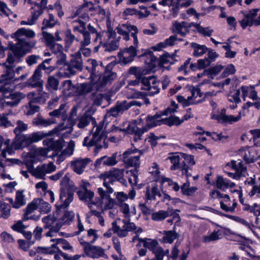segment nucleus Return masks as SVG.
<instances>
[{
  "mask_svg": "<svg viewBox=\"0 0 260 260\" xmlns=\"http://www.w3.org/2000/svg\"><path fill=\"white\" fill-rule=\"evenodd\" d=\"M35 35L32 30L24 27L18 29L11 35V38L17 41V42L9 44V51L6 62L8 64L6 65V79L11 80L14 77V63L18 62L22 57L30 52L32 48L35 46L36 42L28 40L34 38Z\"/></svg>",
  "mask_w": 260,
  "mask_h": 260,
  "instance_id": "f257e3e1",
  "label": "nucleus"
},
{
  "mask_svg": "<svg viewBox=\"0 0 260 260\" xmlns=\"http://www.w3.org/2000/svg\"><path fill=\"white\" fill-rule=\"evenodd\" d=\"M75 217L73 211H67L59 219H57L54 215H49L44 217L42 221L44 223L45 229H49V231L45 234L48 237H53L62 235V232H59L61 226L64 224H70Z\"/></svg>",
  "mask_w": 260,
  "mask_h": 260,
  "instance_id": "f03ea898",
  "label": "nucleus"
},
{
  "mask_svg": "<svg viewBox=\"0 0 260 260\" xmlns=\"http://www.w3.org/2000/svg\"><path fill=\"white\" fill-rule=\"evenodd\" d=\"M83 145L88 148L95 146L94 152L96 155L103 148L108 147L106 133L103 131V124L100 123L94 127L89 136L85 137Z\"/></svg>",
  "mask_w": 260,
  "mask_h": 260,
  "instance_id": "7ed1b4c3",
  "label": "nucleus"
},
{
  "mask_svg": "<svg viewBox=\"0 0 260 260\" xmlns=\"http://www.w3.org/2000/svg\"><path fill=\"white\" fill-rule=\"evenodd\" d=\"M83 19L84 20L78 17L71 21L74 32L77 31L82 35V44H87V43H89V36H92L93 41L96 42L100 37L99 32L90 24L86 27L85 21L88 19V16H85Z\"/></svg>",
  "mask_w": 260,
  "mask_h": 260,
  "instance_id": "20e7f679",
  "label": "nucleus"
},
{
  "mask_svg": "<svg viewBox=\"0 0 260 260\" xmlns=\"http://www.w3.org/2000/svg\"><path fill=\"white\" fill-rule=\"evenodd\" d=\"M103 186L105 188H98L99 199L96 201L95 206L100 207L103 210L113 209L116 205V201L111 197V194L114 191V189L112 186H108L106 182H103Z\"/></svg>",
  "mask_w": 260,
  "mask_h": 260,
  "instance_id": "39448f33",
  "label": "nucleus"
},
{
  "mask_svg": "<svg viewBox=\"0 0 260 260\" xmlns=\"http://www.w3.org/2000/svg\"><path fill=\"white\" fill-rule=\"evenodd\" d=\"M49 135V133L39 131L29 134L16 135L14 144L16 148L23 149L32 143H37L43 140Z\"/></svg>",
  "mask_w": 260,
  "mask_h": 260,
  "instance_id": "423d86ee",
  "label": "nucleus"
},
{
  "mask_svg": "<svg viewBox=\"0 0 260 260\" xmlns=\"http://www.w3.org/2000/svg\"><path fill=\"white\" fill-rule=\"evenodd\" d=\"M14 86L8 83L0 86V92L3 93V96L5 100L4 104L11 107L17 106L25 97L21 92H14Z\"/></svg>",
  "mask_w": 260,
  "mask_h": 260,
  "instance_id": "0eeeda50",
  "label": "nucleus"
},
{
  "mask_svg": "<svg viewBox=\"0 0 260 260\" xmlns=\"http://www.w3.org/2000/svg\"><path fill=\"white\" fill-rule=\"evenodd\" d=\"M28 171L35 178L39 179H45L46 175L54 172L56 167L53 162L43 164L34 168L31 164H26Z\"/></svg>",
  "mask_w": 260,
  "mask_h": 260,
  "instance_id": "6e6552de",
  "label": "nucleus"
},
{
  "mask_svg": "<svg viewBox=\"0 0 260 260\" xmlns=\"http://www.w3.org/2000/svg\"><path fill=\"white\" fill-rule=\"evenodd\" d=\"M182 122L177 117H170L169 118H161V115L156 114L153 116H148L146 118V126L144 127L147 128L160 125L162 124H167L168 125H179Z\"/></svg>",
  "mask_w": 260,
  "mask_h": 260,
  "instance_id": "1a4fd4ad",
  "label": "nucleus"
},
{
  "mask_svg": "<svg viewBox=\"0 0 260 260\" xmlns=\"http://www.w3.org/2000/svg\"><path fill=\"white\" fill-rule=\"evenodd\" d=\"M115 63L112 62L109 63L106 66L104 73L102 75L98 74V77L96 78V80H93L92 82V83L95 85L98 89L109 83H111L112 81L116 78V73L111 71Z\"/></svg>",
  "mask_w": 260,
  "mask_h": 260,
  "instance_id": "9d476101",
  "label": "nucleus"
},
{
  "mask_svg": "<svg viewBox=\"0 0 260 260\" xmlns=\"http://www.w3.org/2000/svg\"><path fill=\"white\" fill-rule=\"evenodd\" d=\"M144 151L136 148H129L122 154L124 164L127 167H134L136 169L140 165V158L143 154Z\"/></svg>",
  "mask_w": 260,
  "mask_h": 260,
  "instance_id": "9b49d317",
  "label": "nucleus"
},
{
  "mask_svg": "<svg viewBox=\"0 0 260 260\" xmlns=\"http://www.w3.org/2000/svg\"><path fill=\"white\" fill-rule=\"evenodd\" d=\"M79 241L87 256L92 258H98L101 257H105L106 255L105 250L103 248L92 245L89 242L84 241L82 238H79Z\"/></svg>",
  "mask_w": 260,
  "mask_h": 260,
  "instance_id": "f8f14e48",
  "label": "nucleus"
},
{
  "mask_svg": "<svg viewBox=\"0 0 260 260\" xmlns=\"http://www.w3.org/2000/svg\"><path fill=\"white\" fill-rule=\"evenodd\" d=\"M117 33L121 36L123 39L126 41L129 40V34L134 40V45L136 46H138V40L137 34H138V28L136 26L132 25L129 24H123L119 25L115 29Z\"/></svg>",
  "mask_w": 260,
  "mask_h": 260,
  "instance_id": "ddd939ff",
  "label": "nucleus"
},
{
  "mask_svg": "<svg viewBox=\"0 0 260 260\" xmlns=\"http://www.w3.org/2000/svg\"><path fill=\"white\" fill-rule=\"evenodd\" d=\"M142 82V90L147 91L146 94L147 95L153 96L159 92V82L154 76L145 77Z\"/></svg>",
  "mask_w": 260,
  "mask_h": 260,
  "instance_id": "4468645a",
  "label": "nucleus"
},
{
  "mask_svg": "<svg viewBox=\"0 0 260 260\" xmlns=\"http://www.w3.org/2000/svg\"><path fill=\"white\" fill-rule=\"evenodd\" d=\"M248 112V109L244 105L242 110L239 111V114L237 116L220 114L217 115L212 114L211 118L213 119L217 120L218 122L220 123H229L231 124L238 121L242 116H245Z\"/></svg>",
  "mask_w": 260,
  "mask_h": 260,
  "instance_id": "2eb2a0df",
  "label": "nucleus"
},
{
  "mask_svg": "<svg viewBox=\"0 0 260 260\" xmlns=\"http://www.w3.org/2000/svg\"><path fill=\"white\" fill-rule=\"evenodd\" d=\"M51 242H56V244H53L51 247L43 248V252L48 254H52L57 251H59V247H61L64 250H70L73 251V248L70 244L63 239H52Z\"/></svg>",
  "mask_w": 260,
  "mask_h": 260,
  "instance_id": "dca6fc26",
  "label": "nucleus"
},
{
  "mask_svg": "<svg viewBox=\"0 0 260 260\" xmlns=\"http://www.w3.org/2000/svg\"><path fill=\"white\" fill-rule=\"evenodd\" d=\"M124 171L123 169L113 168L110 171L101 174L100 178L104 180V182L107 183L108 186H111L115 180L123 177Z\"/></svg>",
  "mask_w": 260,
  "mask_h": 260,
  "instance_id": "f3484780",
  "label": "nucleus"
},
{
  "mask_svg": "<svg viewBox=\"0 0 260 260\" xmlns=\"http://www.w3.org/2000/svg\"><path fill=\"white\" fill-rule=\"evenodd\" d=\"M191 95L188 96L185 98L182 95H177V100L179 103L182 104L183 106H188L191 105L198 104L202 102L201 99H197L199 96H201L200 90L197 88H193L191 90Z\"/></svg>",
  "mask_w": 260,
  "mask_h": 260,
  "instance_id": "a211bd4d",
  "label": "nucleus"
},
{
  "mask_svg": "<svg viewBox=\"0 0 260 260\" xmlns=\"http://www.w3.org/2000/svg\"><path fill=\"white\" fill-rule=\"evenodd\" d=\"M102 34L105 51L110 52L117 49L118 42L114 39L115 32L112 30H109L107 32H103Z\"/></svg>",
  "mask_w": 260,
  "mask_h": 260,
  "instance_id": "6ab92c4d",
  "label": "nucleus"
},
{
  "mask_svg": "<svg viewBox=\"0 0 260 260\" xmlns=\"http://www.w3.org/2000/svg\"><path fill=\"white\" fill-rule=\"evenodd\" d=\"M74 193L71 188H60L59 201L56 204L57 209L68 207L73 200Z\"/></svg>",
  "mask_w": 260,
  "mask_h": 260,
  "instance_id": "aec40b11",
  "label": "nucleus"
},
{
  "mask_svg": "<svg viewBox=\"0 0 260 260\" xmlns=\"http://www.w3.org/2000/svg\"><path fill=\"white\" fill-rule=\"evenodd\" d=\"M137 47L138 46H136L134 45V46H131L129 48L125 49L118 53V57L120 61L124 64L132 61L134 57L140 53L139 50L136 49Z\"/></svg>",
  "mask_w": 260,
  "mask_h": 260,
  "instance_id": "412c9836",
  "label": "nucleus"
},
{
  "mask_svg": "<svg viewBox=\"0 0 260 260\" xmlns=\"http://www.w3.org/2000/svg\"><path fill=\"white\" fill-rule=\"evenodd\" d=\"M235 173L226 172L228 176L233 179L238 180L242 177H245L247 174L246 167H244L241 162L237 163L236 161L232 160L228 164Z\"/></svg>",
  "mask_w": 260,
  "mask_h": 260,
  "instance_id": "4be33fe9",
  "label": "nucleus"
},
{
  "mask_svg": "<svg viewBox=\"0 0 260 260\" xmlns=\"http://www.w3.org/2000/svg\"><path fill=\"white\" fill-rule=\"evenodd\" d=\"M77 193L80 200L85 202L88 207L91 209L93 205H96V201H93L94 192L85 188H82L77 191Z\"/></svg>",
  "mask_w": 260,
  "mask_h": 260,
  "instance_id": "5701e85b",
  "label": "nucleus"
},
{
  "mask_svg": "<svg viewBox=\"0 0 260 260\" xmlns=\"http://www.w3.org/2000/svg\"><path fill=\"white\" fill-rule=\"evenodd\" d=\"M26 97L29 100H31V102L44 104L49 99V94L43 91V89L39 88L37 91L28 93Z\"/></svg>",
  "mask_w": 260,
  "mask_h": 260,
  "instance_id": "b1692460",
  "label": "nucleus"
},
{
  "mask_svg": "<svg viewBox=\"0 0 260 260\" xmlns=\"http://www.w3.org/2000/svg\"><path fill=\"white\" fill-rule=\"evenodd\" d=\"M145 197L147 200H155L161 197L160 188L156 183H152L146 187Z\"/></svg>",
  "mask_w": 260,
  "mask_h": 260,
  "instance_id": "393cba45",
  "label": "nucleus"
},
{
  "mask_svg": "<svg viewBox=\"0 0 260 260\" xmlns=\"http://www.w3.org/2000/svg\"><path fill=\"white\" fill-rule=\"evenodd\" d=\"M220 208L225 211L233 213L235 211V208L237 205V203L235 199H234L231 203L230 198L229 195L225 194L222 199L219 201Z\"/></svg>",
  "mask_w": 260,
  "mask_h": 260,
  "instance_id": "a878e982",
  "label": "nucleus"
},
{
  "mask_svg": "<svg viewBox=\"0 0 260 260\" xmlns=\"http://www.w3.org/2000/svg\"><path fill=\"white\" fill-rule=\"evenodd\" d=\"M240 155L243 157L247 164L254 162L256 160V156L254 150L249 147L241 148L238 151Z\"/></svg>",
  "mask_w": 260,
  "mask_h": 260,
  "instance_id": "bb28decb",
  "label": "nucleus"
},
{
  "mask_svg": "<svg viewBox=\"0 0 260 260\" xmlns=\"http://www.w3.org/2000/svg\"><path fill=\"white\" fill-rule=\"evenodd\" d=\"M90 159L88 158H78L73 160L71 163L72 169L78 174H82L87 165L89 162Z\"/></svg>",
  "mask_w": 260,
  "mask_h": 260,
  "instance_id": "cd10ccee",
  "label": "nucleus"
},
{
  "mask_svg": "<svg viewBox=\"0 0 260 260\" xmlns=\"http://www.w3.org/2000/svg\"><path fill=\"white\" fill-rule=\"evenodd\" d=\"M189 24L185 21H174L172 24V30L182 37H184L189 32Z\"/></svg>",
  "mask_w": 260,
  "mask_h": 260,
  "instance_id": "c85d7f7f",
  "label": "nucleus"
},
{
  "mask_svg": "<svg viewBox=\"0 0 260 260\" xmlns=\"http://www.w3.org/2000/svg\"><path fill=\"white\" fill-rule=\"evenodd\" d=\"M42 73H39L38 71H35L32 76L27 80V84L31 87H38L43 89V80L41 79Z\"/></svg>",
  "mask_w": 260,
  "mask_h": 260,
  "instance_id": "c756f323",
  "label": "nucleus"
},
{
  "mask_svg": "<svg viewBox=\"0 0 260 260\" xmlns=\"http://www.w3.org/2000/svg\"><path fill=\"white\" fill-rule=\"evenodd\" d=\"M235 183L231 181L227 178H224L221 176H218L216 180V186L217 188L225 191L229 188H233L235 187Z\"/></svg>",
  "mask_w": 260,
  "mask_h": 260,
  "instance_id": "7c9ffc66",
  "label": "nucleus"
},
{
  "mask_svg": "<svg viewBox=\"0 0 260 260\" xmlns=\"http://www.w3.org/2000/svg\"><path fill=\"white\" fill-rule=\"evenodd\" d=\"M117 153H114L111 156H104L96 159L95 161V166H98L102 164L105 166H111L116 165L117 162L116 160Z\"/></svg>",
  "mask_w": 260,
  "mask_h": 260,
  "instance_id": "2f4dec72",
  "label": "nucleus"
},
{
  "mask_svg": "<svg viewBox=\"0 0 260 260\" xmlns=\"http://www.w3.org/2000/svg\"><path fill=\"white\" fill-rule=\"evenodd\" d=\"M4 145L5 147L2 150L1 154V155L4 158L6 157L7 153H8L9 155H12L15 153L16 150H19L18 148H16V147L15 144H14V140L11 142L10 139H6L4 142Z\"/></svg>",
  "mask_w": 260,
  "mask_h": 260,
  "instance_id": "473e14b6",
  "label": "nucleus"
},
{
  "mask_svg": "<svg viewBox=\"0 0 260 260\" xmlns=\"http://www.w3.org/2000/svg\"><path fill=\"white\" fill-rule=\"evenodd\" d=\"M222 236V232L218 229H215L208 235L202 237V241L204 243H209L219 240Z\"/></svg>",
  "mask_w": 260,
  "mask_h": 260,
  "instance_id": "72a5a7b5",
  "label": "nucleus"
},
{
  "mask_svg": "<svg viewBox=\"0 0 260 260\" xmlns=\"http://www.w3.org/2000/svg\"><path fill=\"white\" fill-rule=\"evenodd\" d=\"M172 213V212L169 210V209L167 211L160 210L152 213L151 219L155 221H161L170 216Z\"/></svg>",
  "mask_w": 260,
  "mask_h": 260,
  "instance_id": "f704fd0d",
  "label": "nucleus"
},
{
  "mask_svg": "<svg viewBox=\"0 0 260 260\" xmlns=\"http://www.w3.org/2000/svg\"><path fill=\"white\" fill-rule=\"evenodd\" d=\"M26 203V199L24 190H18L16 192L14 208L19 209Z\"/></svg>",
  "mask_w": 260,
  "mask_h": 260,
  "instance_id": "c9c22d12",
  "label": "nucleus"
},
{
  "mask_svg": "<svg viewBox=\"0 0 260 260\" xmlns=\"http://www.w3.org/2000/svg\"><path fill=\"white\" fill-rule=\"evenodd\" d=\"M149 173L154 177V180L157 181L161 180L162 182V178H165L161 175L160 168L156 162H153L148 169Z\"/></svg>",
  "mask_w": 260,
  "mask_h": 260,
  "instance_id": "e433bc0d",
  "label": "nucleus"
},
{
  "mask_svg": "<svg viewBox=\"0 0 260 260\" xmlns=\"http://www.w3.org/2000/svg\"><path fill=\"white\" fill-rule=\"evenodd\" d=\"M59 70L61 76L66 78H69L75 75L77 70L70 62L67 63L63 67L60 68Z\"/></svg>",
  "mask_w": 260,
  "mask_h": 260,
  "instance_id": "4c0bfd02",
  "label": "nucleus"
},
{
  "mask_svg": "<svg viewBox=\"0 0 260 260\" xmlns=\"http://www.w3.org/2000/svg\"><path fill=\"white\" fill-rule=\"evenodd\" d=\"M87 62L88 66L86 69L90 72L89 78L92 82L93 80H96V78L98 77V75H96V67L98 63L97 61L94 59H88Z\"/></svg>",
  "mask_w": 260,
  "mask_h": 260,
  "instance_id": "58836bf2",
  "label": "nucleus"
},
{
  "mask_svg": "<svg viewBox=\"0 0 260 260\" xmlns=\"http://www.w3.org/2000/svg\"><path fill=\"white\" fill-rule=\"evenodd\" d=\"M55 122L54 118L45 119L39 115L33 120V124L38 126L47 127Z\"/></svg>",
  "mask_w": 260,
  "mask_h": 260,
  "instance_id": "ea45409f",
  "label": "nucleus"
},
{
  "mask_svg": "<svg viewBox=\"0 0 260 260\" xmlns=\"http://www.w3.org/2000/svg\"><path fill=\"white\" fill-rule=\"evenodd\" d=\"M43 13V10L41 8L39 10L34 9L31 12L32 16L28 18L27 20H22L20 22V24L32 25L36 23L40 15Z\"/></svg>",
  "mask_w": 260,
  "mask_h": 260,
  "instance_id": "a19ab883",
  "label": "nucleus"
},
{
  "mask_svg": "<svg viewBox=\"0 0 260 260\" xmlns=\"http://www.w3.org/2000/svg\"><path fill=\"white\" fill-rule=\"evenodd\" d=\"M139 244L137 245L140 246V243L143 244L144 247L146 248H148L150 251H154V249L158 245V242L154 239H148V238H138Z\"/></svg>",
  "mask_w": 260,
  "mask_h": 260,
  "instance_id": "79ce46f5",
  "label": "nucleus"
},
{
  "mask_svg": "<svg viewBox=\"0 0 260 260\" xmlns=\"http://www.w3.org/2000/svg\"><path fill=\"white\" fill-rule=\"evenodd\" d=\"M190 27H193L200 34L204 37H210L213 32V29L210 27H204L199 24L191 23L189 24Z\"/></svg>",
  "mask_w": 260,
  "mask_h": 260,
  "instance_id": "37998d69",
  "label": "nucleus"
},
{
  "mask_svg": "<svg viewBox=\"0 0 260 260\" xmlns=\"http://www.w3.org/2000/svg\"><path fill=\"white\" fill-rule=\"evenodd\" d=\"M190 61L191 59L188 58L179 68V71L182 72L184 75H187L190 71H193L198 69V63H191Z\"/></svg>",
  "mask_w": 260,
  "mask_h": 260,
  "instance_id": "c03bdc74",
  "label": "nucleus"
},
{
  "mask_svg": "<svg viewBox=\"0 0 260 260\" xmlns=\"http://www.w3.org/2000/svg\"><path fill=\"white\" fill-rule=\"evenodd\" d=\"M191 46L193 49L192 54L196 57L203 55L208 50V48L206 46L199 45L196 43H192Z\"/></svg>",
  "mask_w": 260,
  "mask_h": 260,
  "instance_id": "a18cd8bd",
  "label": "nucleus"
},
{
  "mask_svg": "<svg viewBox=\"0 0 260 260\" xmlns=\"http://www.w3.org/2000/svg\"><path fill=\"white\" fill-rule=\"evenodd\" d=\"M240 89H237L233 93L228 95V100L230 102L233 103L232 105H230V107L231 109H234L236 108L237 107V104L240 102Z\"/></svg>",
  "mask_w": 260,
  "mask_h": 260,
  "instance_id": "49530a36",
  "label": "nucleus"
},
{
  "mask_svg": "<svg viewBox=\"0 0 260 260\" xmlns=\"http://www.w3.org/2000/svg\"><path fill=\"white\" fill-rule=\"evenodd\" d=\"M62 86V92L65 95L71 96L73 95V92H74L76 85L73 84L71 80H67L64 81Z\"/></svg>",
  "mask_w": 260,
  "mask_h": 260,
  "instance_id": "de8ad7c7",
  "label": "nucleus"
},
{
  "mask_svg": "<svg viewBox=\"0 0 260 260\" xmlns=\"http://www.w3.org/2000/svg\"><path fill=\"white\" fill-rule=\"evenodd\" d=\"M178 234L174 231H164L162 242L165 243L171 244L177 239Z\"/></svg>",
  "mask_w": 260,
  "mask_h": 260,
  "instance_id": "09e8293b",
  "label": "nucleus"
},
{
  "mask_svg": "<svg viewBox=\"0 0 260 260\" xmlns=\"http://www.w3.org/2000/svg\"><path fill=\"white\" fill-rule=\"evenodd\" d=\"M97 232L96 230L90 229L87 231V235L82 238L84 241L89 242V244H93L99 238Z\"/></svg>",
  "mask_w": 260,
  "mask_h": 260,
  "instance_id": "8fccbe9b",
  "label": "nucleus"
},
{
  "mask_svg": "<svg viewBox=\"0 0 260 260\" xmlns=\"http://www.w3.org/2000/svg\"><path fill=\"white\" fill-rule=\"evenodd\" d=\"M11 209V206L10 205L4 203L0 200V210L3 218L7 219L10 216Z\"/></svg>",
  "mask_w": 260,
  "mask_h": 260,
  "instance_id": "3c124183",
  "label": "nucleus"
},
{
  "mask_svg": "<svg viewBox=\"0 0 260 260\" xmlns=\"http://www.w3.org/2000/svg\"><path fill=\"white\" fill-rule=\"evenodd\" d=\"M59 85V80L54 76H50L47 80L46 85V88L49 90H56Z\"/></svg>",
  "mask_w": 260,
  "mask_h": 260,
  "instance_id": "603ef678",
  "label": "nucleus"
},
{
  "mask_svg": "<svg viewBox=\"0 0 260 260\" xmlns=\"http://www.w3.org/2000/svg\"><path fill=\"white\" fill-rule=\"evenodd\" d=\"M152 252L155 254V259L163 260L164 256L169 254V249H167L165 251L158 244L156 247L154 248V251H152Z\"/></svg>",
  "mask_w": 260,
  "mask_h": 260,
  "instance_id": "864d4df0",
  "label": "nucleus"
},
{
  "mask_svg": "<svg viewBox=\"0 0 260 260\" xmlns=\"http://www.w3.org/2000/svg\"><path fill=\"white\" fill-rule=\"evenodd\" d=\"M92 36H89V43H87V44H82V39L80 42V49L77 52V54H80L81 56L82 54L85 56H89L91 52L90 49L86 48V46H88L91 43V39Z\"/></svg>",
  "mask_w": 260,
  "mask_h": 260,
  "instance_id": "5fc2aeb1",
  "label": "nucleus"
},
{
  "mask_svg": "<svg viewBox=\"0 0 260 260\" xmlns=\"http://www.w3.org/2000/svg\"><path fill=\"white\" fill-rule=\"evenodd\" d=\"M72 64L77 70H81L82 68V59L80 54L77 53L73 56V58L70 61Z\"/></svg>",
  "mask_w": 260,
  "mask_h": 260,
  "instance_id": "6e6d98bb",
  "label": "nucleus"
},
{
  "mask_svg": "<svg viewBox=\"0 0 260 260\" xmlns=\"http://www.w3.org/2000/svg\"><path fill=\"white\" fill-rule=\"evenodd\" d=\"M87 85L85 83H82L76 85L72 95L78 96L85 94L88 92V90L87 89Z\"/></svg>",
  "mask_w": 260,
  "mask_h": 260,
  "instance_id": "4d7b16f0",
  "label": "nucleus"
},
{
  "mask_svg": "<svg viewBox=\"0 0 260 260\" xmlns=\"http://www.w3.org/2000/svg\"><path fill=\"white\" fill-rule=\"evenodd\" d=\"M16 124V126L14 129V133L16 135H20L28 128V124L21 120H17Z\"/></svg>",
  "mask_w": 260,
  "mask_h": 260,
  "instance_id": "13d9d810",
  "label": "nucleus"
},
{
  "mask_svg": "<svg viewBox=\"0 0 260 260\" xmlns=\"http://www.w3.org/2000/svg\"><path fill=\"white\" fill-rule=\"evenodd\" d=\"M38 205V209L41 213L46 214L51 210V207L50 205L42 199H39Z\"/></svg>",
  "mask_w": 260,
  "mask_h": 260,
  "instance_id": "bf43d9fd",
  "label": "nucleus"
},
{
  "mask_svg": "<svg viewBox=\"0 0 260 260\" xmlns=\"http://www.w3.org/2000/svg\"><path fill=\"white\" fill-rule=\"evenodd\" d=\"M75 40H76L77 41H78V39H76L75 36L71 33V30L67 31L64 38L66 48L69 49Z\"/></svg>",
  "mask_w": 260,
  "mask_h": 260,
  "instance_id": "052dcab7",
  "label": "nucleus"
},
{
  "mask_svg": "<svg viewBox=\"0 0 260 260\" xmlns=\"http://www.w3.org/2000/svg\"><path fill=\"white\" fill-rule=\"evenodd\" d=\"M56 21L55 20L52 14H49L48 19H44L43 22V26L42 27V30H44L46 27H52L55 26Z\"/></svg>",
  "mask_w": 260,
  "mask_h": 260,
  "instance_id": "680f3d73",
  "label": "nucleus"
},
{
  "mask_svg": "<svg viewBox=\"0 0 260 260\" xmlns=\"http://www.w3.org/2000/svg\"><path fill=\"white\" fill-rule=\"evenodd\" d=\"M118 111L121 114L125 111L128 110L131 108V105L129 102L126 101H123L121 102H118L116 105Z\"/></svg>",
  "mask_w": 260,
  "mask_h": 260,
  "instance_id": "e2e57ef3",
  "label": "nucleus"
},
{
  "mask_svg": "<svg viewBox=\"0 0 260 260\" xmlns=\"http://www.w3.org/2000/svg\"><path fill=\"white\" fill-rule=\"evenodd\" d=\"M239 22L242 28L245 29L247 26H251L253 24V19L244 13L243 19Z\"/></svg>",
  "mask_w": 260,
  "mask_h": 260,
  "instance_id": "0e129e2a",
  "label": "nucleus"
},
{
  "mask_svg": "<svg viewBox=\"0 0 260 260\" xmlns=\"http://www.w3.org/2000/svg\"><path fill=\"white\" fill-rule=\"evenodd\" d=\"M146 131H147V128L145 127L141 128L136 126L134 127L133 129V133L134 134V140L137 142L139 140H140L142 135Z\"/></svg>",
  "mask_w": 260,
  "mask_h": 260,
  "instance_id": "69168bd1",
  "label": "nucleus"
},
{
  "mask_svg": "<svg viewBox=\"0 0 260 260\" xmlns=\"http://www.w3.org/2000/svg\"><path fill=\"white\" fill-rule=\"evenodd\" d=\"M130 173V175L128 178V181L131 185L136 184L138 182V171L137 169L130 170L127 172Z\"/></svg>",
  "mask_w": 260,
  "mask_h": 260,
  "instance_id": "338daca9",
  "label": "nucleus"
},
{
  "mask_svg": "<svg viewBox=\"0 0 260 260\" xmlns=\"http://www.w3.org/2000/svg\"><path fill=\"white\" fill-rule=\"evenodd\" d=\"M38 202H39V199H34L30 203H29L26 208L25 215H28L31 213L34 210L38 208Z\"/></svg>",
  "mask_w": 260,
  "mask_h": 260,
  "instance_id": "774afa93",
  "label": "nucleus"
}]
</instances>
